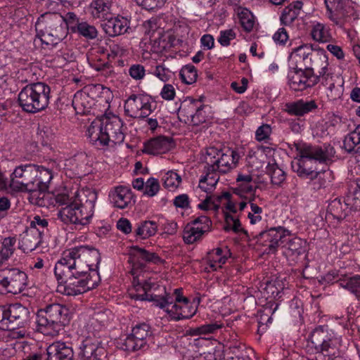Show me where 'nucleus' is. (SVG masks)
<instances>
[{
  "label": "nucleus",
  "instance_id": "obj_1",
  "mask_svg": "<svg viewBox=\"0 0 360 360\" xmlns=\"http://www.w3.org/2000/svg\"><path fill=\"white\" fill-rule=\"evenodd\" d=\"M100 262V253L94 248L79 245L64 250L54 267L58 291L76 296L96 288L101 282Z\"/></svg>",
  "mask_w": 360,
  "mask_h": 360
},
{
  "label": "nucleus",
  "instance_id": "obj_2",
  "mask_svg": "<svg viewBox=\"0 0 360 360\" xmlns=\"http://www.w3.org/2000/svg\"><path fill=\"white\" fill-rule=\"evenodd\" d=\"M129 296L135 300H148L163 309L172 321L188 319L197 312L199 300L192 301L182 295V290L176 288L173 293L166 290L165 286L154 283H146L143 286L139 281H134V287L129 290Z\"/></svg>",
  "mask_w": 360,
  "mask_h": 360
},
{
  "label": "nucleus",
  "instance_id": "obj_3",
  "mask_svg": "<svg viewBox=\"0 0 360 360\" xmlns=\"http://www.w3.org/2000/svg\"><path fill=\"white\" fill-rule=\"evenodd\" d=\"M87 136L98 148L108 146L110 143L120 144L125 136L123 122L115 115L96 119L87 129Z\"/></svg>",
  "mask_w": 360,
  "mask_h": 360
},
{
  "label": "nucleus",
  "instance_id": "obj_4",
  "mask_svg": "<svg viewBox=\"0 0 360 360\" xmlns=\"http://www.w3.org/2000/svg\"><path fill=\"white\" fill-rule=\"evenodd\" d=\"M75 197L73 203L62 207L57 216L66 224L86 225L94 215L97 194L91 189H82L75 193Z\"/></svg>",
  "mask_w": 360,
  "mask_h": 360
},
{
  "label": "nucleus",
  "instance_id": "obj_5",
  "mask_svg": "<svg viewBox=\"0 0 360 360\" xmlns=\"http://www.w3.org/2000/svg\"><path fill=\"white\" fill-rule=\"evenodd\" d=\"M290 59L296 66H301L318 77V80L333 70L329 66L328 57L323 49H314L307 44L293 49Z\"/></svg>",
  "mask_w": 360,
  "mask_h": 360
},
{
  "label": "nucleus",
  "instance_id": "obj_6",
  "mask_svg": "<svg viewBox=\"0 0 360 360\" xmlns=\"http://www.w3.org/2000/svg\"><path fill=\"white\" fill-rule=\"evenodd\" d=\"M36 39L43 45L53 47L67 35L63 16L58 13H46L41 15L35 24Z\"/></svg>",
  "mask_w": 360,
  "mask_h": 360
},
{
  "label": "nucleus",
  "instance_id": "obj_7",
  "mask_svg": "<svg viewBox=\"0 0 360 360\" xmlns=\"http://www.w3.org/2000/svg\"><path fill=\"white\" fill-rule=\"evenodd\" d=\"M335 149L330 145L323 147L304 146L300 150V159L296 164L292 165L295 172L299 176L308 179L317 175L316 168L312 166L314 161L326 162L334 157Z\"/></svg>",
  "mask_w": 360,
  "mask_h": 360
},
{
  "label": "nucleus",
  "instance_id": "obj_8",
  "mask_svg": "<svg viewBox=\"0 0 360 360\" xmlns=\"http://www.w3.org/2000/svg\"><path fill=\"white\" fill-rule=\"evenodd\" d=\"M51 89L44 82L26 85L18 94V103L22 110L29 113L41 112L48 107Z\"/></svg>",
  "mask_w": 360,
  "mask_h": 360
},
{
  "label": "nucleus",
  "instance_id": "obj_9",
  "mask_svg": "<svg viewBox=\"0 0 360 360\" xmlns=\"http://www.w3.org/2000/svg\"><path fill=\"white\" fill-rule=\"evenodd\" d=\"M69 310L60 304H52L39 310L37 328L44 335L55 336L69 322Z\"/></svg>",
  "mask_w": 360,
  "mask_h": 360
},
{
  "label": "nucleus",
  "instance_id": "obj_10",
  "mask_svg": "<svg viewBox=\"0 0 360 360\" xmlns=\"http://www.w3.org/2000/svg\"><path fill=\"white\" fill-rule=\"evenodd\" d=\"M342 337L333 330L316 328L307 342V347L315 353L325 356L334 357L335 360H343L339 357Z\"/></svg>",
  "mask_w": 360,
  "mask_h": 360
},
{
  "label": "nucleus",
  "instance_id": "obj_11",
  "mask_svg": "<svg viewBox=\"0 0 360 360\" xmlns=\"http://www.w3.org/2000/svg\"><path fill=\"white\" fill-rule=\"evenodd\" d=\"M239 158L238 153L232 149L218 150L212 147L207 150L205 166L218 174H226L236 167Z\"/></svg>",
  "mask_w": 360,
  "mask_h": 360
},
{
  "label": "nucleus",
  "instance_id": "obj_12",
  "mask_svg": "<svg viewBox=\"0 0 360 360\" xmlns=\"http://www.w3.org/2000/svg\"><path fill=\"white\" fill-rule=\"evenodd\" d=\"M145 40L148 39L150 51L160 53L175 45V38L169 33H165L158 27L155 20H148L143 25Z\"/></svg>",
  "mask_w": 360,
  "mask_h": 360
},
{
  "label": "nucleus",
  "instance_id": "obj_13",
  "mask_svg": "<svg viewBox=\"0 0 360 360\" xmlns=\"http://www.w3.org/2000/svg\"><path fill=\"white\" fill-rule=\"evenodd\" d=\"M8 330L12 331L13 337H25V327L29 324L30 319V310L20 303H15L8 306Z\"/></svg>",
  "mask_w": 360,
  "mask_h": 360
},
{
  "label": "nucleus",
  "instance_id": "obj_14",
  "mask_svg": "<svg viewBox=\"0 0 360 360\" xmlns=\"http://www.w3.org/2000/svg\"><path fill=\"white\" fill-rule=\"evenodd\" d=\"M0 290L13 295L22 292L27 285V276L19 268H5L0 274Z\"/></svg>",
  "mask_w": 360,
  "mask_h": 360
},
{
  "label": "nucleus",
  "instance_id": "obj_15",
  "mask_svg": "<svg viewBox=\"0 0 360 360\" xmlns=\"http://www.w3.org/2000/svg\"><path fill=\"white\" fill-rule=\"evenodd\" d=\"M153 101L149 95L132 94L124 102V112L133 118H146L153 112Z\"/></svg>",
  "mask_w": 360,
  "mask_h": 360
},
{
  "label": "nucleus",
  "instance_id": "obj_16",
  "mask_svg": "<svg viewBox=\"0 0 360 360\" xmlns=\"http://www.w3.org/2000/svg\"><path fill=\"white\" fill-rule=\"evenodd\" d=\"M37 174L34 165L16 167L10 176V187L17 191H27L34 188V180Z\"/></svg>",
  "mask_w": 360,
  "mask_h": 360
},
{
  "label": "nucleus",
  "instance_id": "obj_17",
  "mask_svg": "<svg viewBox=\"0 0 360 360\" xmlns=\"http://www.w3.org/2000/svg\"><path fill=\"white\" fill-rule=\"evenodd\" d=\"M288 233V231L278 226L262 231L256 236V240L257 243L266 248L265 252L274 254L277 251L278 248L283 243Z\"/></svg>",
  "mask_w": 360,
  "mask_h": 360
},
{
  "label": "nucleus",
  "instance_id": "obj_18",
  "mask_svg": "<svg viewBox=\"0 0 360 360\" xmlns=\"http://www.w3.org/2000/svg\"><path fill=\"white\" fill-rule=\"evenodd\" d=\"M151 335V328L148 323H137L132 328L131 334L124 339L122 349L128 352L139 350L146 345Z\"/></svg>",
  "mask_w": 360,
  "mask_h": 360
},
{
  "label": "nucleus",
  "instance_id": "obj_19",
  "mask_svg": "<svg viewBox=\"0 0 360 360\" xmlns=\"http://www.w3.org/2000/svg\"><path fill=\"white\" fill-rule=\"evenodd\" d=\"M212 221L201 215L188 224L184 230L183 238L186 243L193 244L202 239V236L211 231Z\"/></svg>",
  "mask_w": 360,
  "mask_h": 360
},
{
  "label": "nucleus",
  "instance_id": "obj_20",
  "mask_svg": "<svg viewBox=\"0 0 360 360\" xmlns=\"http://www.w3.org/2000/svg\"><path fill=\"white\" fill-rule=\"evenodd\" d=\"M210 110V107L202 104L200 100L193 98H186L180 107V112L186 116L188 120L194 125H198L206 121L207 112Z\"/></svg>",
  "mask_w": 360,
  "mask_h": 360
},
{
  "label": "nucleus",
  "instance_id": "obj_21",
  "mask_svg": "<svg viewBox=\"0 0 360 360\" xmlns=\"http://www.w3.org/2000/svg\"><path fill=\"white\" fill-rule=\"evenodd\" d=\"M302 68L301 66H296L295 69L288 72V84L293 91H303L314 86L319 82L316 76Z\"/></svg>",
  "mask_w": 360,
  "mask_h": 360
},
{
  "label": "nucleus",
  "instance_id": "obj_22",
  "mask_svg": "<svg viewBox=\"0 0 360 360\" xmlns=\"http://www.w3.org/2000/svg\"><path fill=\"white\" fill-rule=\"evenodd\" d=\"M129 262L132 264V274L134 276V279L132 281V286L128 290V293L129 290L134 287V281L136 280L139 281L141 285H145L146 283H152L150 281H144L143 280L139 279V276L136 275L135 269L139 267L143 266L144 264L148 262H155L156 259H158L159 257L153 252H150L145 249L139 248L137 246H134L131 248L129 253Z\"/></svg>",
  "mask_w": 360,
  "mask_h": 360
},
{
  "label": "nucleus",
  "instance_id": "obj_23",
  "mask_svg": "<svg viewBox=\"0 0 360 360\" xmlns=\"http://www.w3.org/2000/svg\"><path fill=\"white\" fill-rule=\"evenodd\" d=\"M258 188L257 183L249 173H238L236 179L234 193L248 200L249 197L256 198L255 192Z\"/></svg>",
  "mask_w": 360,
  "mask_h": 360
},
{
  "label": "nucleus",
  "instance_id": "obj_24",
  "mask_svg": "<svg viewBox=\"0 0 360 360\" xmlns=\"http://www.w3.org/2000/svg\"><path fill=\"white\" fill-rule=\"evenodd\" d=\"M319 82L327 87L326 95L329 100L335 101L340 98L343 82L340 75L334 74L333 70L320 78Z\"/></svg>",
  "mask_w": 360,
  "mask_h": 360
},
{
  "label": "nucleus",
  "instance_id": "obj_25",
  "mask_svg": "<svg viewBox=\"0 0 360 360\" xmlns=\"http://www.w3.org/2000/svg\"><path fill=\"white\" fill-rule=\"evenodd\" d=\"M43 230L28 227L21 235L19 248L24 252L34 250L41 243Z\"/></svg>",
  "mask_w": 360,
  "mask_h": 360
},
{
  "label": "nucleus",
  "instance_id": "obj_26",
  "mask_svg": "<svg viewBox=\"0 0 360 360\" xmlns=\"http://www.w3.org/2000/svg\"><path fill=\"white\" fill-rule=\"evenodd\" d=\"M174 147L172 139L167 136H159L144 143L142 151L153 155L166 153Z\"/></svg>",
  "mask_w": 360,
  "mask_h": 360
},
{
  "label": "nucleus",
  "instance_id": "obj_27",
  "mask_svg": "<svg viewBox=\"0 0 360 360\" xmlns=\"http://www.w3.org/2000/svg\"><path fill=\"white\" fill-rule=\"evenodd\" d=\"M46 355V360H72L74 352L67 343L58 341L47 347Z\"/></svg>",
  "mask_w": 360,
  "mask_h": 360
},
{
  "label": "nucleus",
  "instance_id": "obj_28",
  "mask_svg": "<svg viewBox=\"0 0 360 360\" xmlns=\"http://www.w3.org/2000/svg\"><path fill=\"white\" fill-rule=\"evenodd\" d=\"M104 354V348L97 340L86 338L80 345L79 355L82 360H97Z\"/></svg>",
  "mask_w": 360,
  "mask_h": 360
},
{
  "label": "nucleus",
  "instance_id": "obj_29",
  "mask_svg": "<svg viewBox=\"0 0 360 360\" xmlns=\"http://www.w3.org/2000/svg\"><path fill=\"white\" fill-rule=\"evenodd\" d=\"M229 250L226 248L222 249L217 248L210 250L206 257L205 258V262L206 266L205 270L207 272L217 271L221 268L224 264H225L227 259V255Z\"/></svg>",
  "mask_w": 360,
  "mask_h": 360
},
{
  "label": "nucleus",
  "instance_id": "obj_30",
  "mask_svg": "<svg viewBox=\"0 0 360 360\" xmlns=\"http://www.w3.org/2000/svg\"><path fill=\"white\" fill-rule=\"evenodd\" d=\"M350 210L349 205L345 199L335 198L330 200L327 207L326 218L341 221L346 217Z\"/></svg>",
  "mask_w": 360,
  "mask_h": 360
},
{
  "label": "nucleus",
  "instance_id": "obj_31",
  "mask_svg": "<svg viewBox=\"0 0 360 360\" xmlns=\"http://www.w3.org/2000/svg\"><path fill=\"white\" fill-rule=\"evenodd\" d=\"M104 32L110 37H115L127 32L129 28V21L122 16L108 18L103 24Z\"/></svg>",
  "mask_w": 360,
  "mask_h": 360
},
{
  "label": "nucleus",
  "instance_id": "obj_32",
  "mask_svg": "<svg viewBox=\"0 0 360 360\" xmlns=\"http://www.w3.org/2000/svg\"><path fill=\"white\" fill-rule=\"evenodd\" d=\"M110 0H93L87 6L86 12L93 19L107 20L111 13Z\"/></svg>",
  "mask_w": 360,
  "mask_h": 360
},
{
  "label": "nucleus",
  "instance_id": "obj_33",
  "mask_svg": "<svg viewBox=\"0 0 360 360\" xmlns=\"http://www.w3.org/2000/svg\"><path fill=\"white\" fill-rule=\"evenodd\" d=\"M112 203L117 208L124 209L131 204L133 195L131 189L120 186L111 191L109 195Z\"/></svg>",
  "mask_w": 360,
  "mask_h": 360
},
{
  "label": "nucleus",
  "instance_id": "obj_34",
  "mask_svg": "<svg viewBox=\"0 0 360 360\" xmlns=\"http://www.w3.org/2000/svg\"><path fill=\"white\" fill-rule=\"evenodd\" d=\"M317 107L316 103L313 100L304 101L301 99L286 103L285 110L288 114L292 115L303 116L316 109Z\"/></svg>",
  "mask_w": 360,
  "mask_h": 360
},
{
  "label": "nucleus",
  "instance_id": "obj_35",
  "mask_svg": "<svg viewBox=\"0 0 360 360\" xmlns=\"http://www.w3.org/2000/svg\"><path fill=\"white\" fill-rule=\"evenodd\" d=\"M303 3L300 1L292 2L282 11L280 20L282 25L290 26L300 15Z\"/></svg>",
  "mask_w": 360,
  "mask_h": 360
},
{
  "label": "nucleus",
  "instance_id": "obj_36",
  "mask_svg": "<svg viewBox=\"0 0 360 360\" xmlns=\"http://www.w3.org/2000/svg\"><path fill=\"white\" fill-rule=\"evenodd\" d=\"M307 242L300 238H293L290 239L286 244L285 254L288 257H290L292 261H295L299 256L306 252Z\"/></svg>",
  "mask_w": 360,
  "mask_h": 360
},
{
  "label": "nucleus",
  "instance_id": "obj_37",
  "mask_svg": "<svg viewBox=\"0 0 360 360\" xmlns=\"http://www.w3.org/2000/svg\"><path fill=\"white\" fill-rule=\"evenodd\" d=\"M204 172L205 175L199 181L198 188L207 194H210L214 190L219 181V176L214 171H209L206 166L204 167Z\"/></svg>",
  "mask_w": 360,
  "mask_h": 360
},
{
  "label": "nucleus",
  "instance_id": "obj_38",
  "mask_svg": "<svg viewBox=\"0 0 360 360\" xmlns=\"http://www.w3.org/2000/svg\"><path fill=\"white\" fill-rule=\"evenodd\" d=\"M110 315V311L109 310L95 313L89 321L87 324L88 330L94 334L101 330L109 322Z\"/></svg>",
  "mask_w": 360,
  "mask_h": 360
},
{
  "label": "nucleus",
  "instance_id": "obj_39",
  "mask_svg": "<svg viewBox=\"0 0 360 360\" xmlns=\"http://www.w3.org/2000/svg\"><path fill=\"white\" fill-rule=\"evenodd\" d=\"M343 148L349 153H357L360 152V125H358L345 137Z\"/></svg>",
  "mask_w": 360,
  "mask_h": 360
},
{
  "label": "nucleus",
  "instance_id": "obj_40",
  "mask_svg": "<svg viewBox=\"0 0 360 360\" xmlns=\"http://www.w3.org/2000/svg\"><path fill=\"white\" fill-rule=\"evenodd\" d=\"M340 287L349 290L358 300H360V275L346 274L340 280Z\"/></svg>",
  "mask_w": 360,
  "mask_h": 360
},
{
  "label": "nucleus",
  "instance_id": "obj_41",
  "mask_svg": "<svg viewBox=\"0 0 360 360\" xmlns=\"http://www.w3.org/2000/svg\"><path fill=\"white\" fill-rule=\"evenodd\" d=\"M311 35L314 41L320 43L328 42L332 39L330 28L326 25L319 22L313 23Z\"/></svg>",
  "mask_w": 360,
  "mask_h": 360
},
{
  "label": "nucleus",
  "instance_id": "obj_42",
  "mask_svg": "<svg viewBox=\"0 0 360 360\" xmlns=\"http://www.w3.org/2000/svg\"><path fill=\"white\" fill-rule=\"evenodd\" d=\"M158 231V224L155 221H143L136 224V236L141 239H146L154 236Z\"/></svg>",
  "mask_w": 360,
  "mask_h": 360
},
{
  "label": "nucleus",
  "instance_id": "obj_43",
  "mask_svg": "<svg viewBox=\"0 0 360 360\" xmlns=\"http://www.w3.org/2000/svg\"><path fill=\"white\" fill-rule=\"evenodd\" d=\"M37 169V174L34 180V188H38L41 190H47L49 184L53 178V174L49 169L43 167L35 165Z\"/></svg>",
  "mask_w": 360,
  "mask_h": 360
},
{
  "label": "nucleus",
  "instance_id": "obj_44",
  "mask_svg": "<svg viewBox=\"0 0 360 360\" xmlns=\"http://www.w3.org/2000/svg\"><path fill=\"white\" fill-rule=\"evenodd\" d=\"M46 190L34 188L33 190H27L30 192L29 201L30 203L39 207H48L49 205L50 194L46 193Z\"/></svg>",
  "mask_w": 360,
  "mask_h": 360
},
{
  "label": "nucleus",
  "instance_id": "obj_45",
  "mask_svg": "<svg viewBox=\"0 0 360 360\" xmlns=\"http://www.w3.org/2000/svg\"><path fill=\"white\" fill-rule=\"evenodd\" d=\"M352 191L346 196L347 205L350 210L356 211L360 210V179H357L351 186Z\"/></svg>",
  "mask_w": 360,
  "mask_h": 360
},
{
  "label": "nucleus",
  "instance_id": "obj_46",
  "mask_svg": "<svg viewBox=\"0 0 360 360\" xmlns=\"http://www.w3.org/2000/svg\"><path fill=\"white\" fill-rule=\"evenodd\" d=\"M75 29L76 30L74 33H77L86 39L92 40L98 37V32L96 27L86 21H81V23L75 27Z\"/></svg>",
  "mask_w": 360,
  "mask_h": 360
},
{
  "label": "nucleus",
  "instance_id": "obj_47",
  "mask_svg": "<svg viewBox=\"0 0 360 360\" xmlns=\"http://www.w3.org/2000/svg\"><path fill=\"white\" fill-rule=\"evenodd\" d=\"M238 16L240 24L243 30L247 32H251L255 25L253 14L248 9L240 8L238 9Z\"/></svg>",
  "mask_w": 360,
  "mask_h": 360
},
{
  "label": "nucleus",
  "instance_id": "obj_48",
  "mask_svg": "<svg viewBox=\"0 0 360 360\" xmlns=\"http://www.w3.org/2000/svg\"><path fill=\"white\" fill-rule=\"evenodd\" d=\"M162 180L164 186L171 191H175L181 183V176L173 170L167 172Z\"/></svg>",
  "mask_w": 360,
  "mask_h": 360
},
{
  "label": "nucleus",
  "instance_id": "obj_49",
  "mask_svg": "<svg viewBox=\"0 0 360 360\" xmlns=\"http://www.w3.org/2000/svg\"><path fill=\"white\" fill-rule=\"evenodd\" d=\"M266 172L274 185L279 186L285 179V172L276 163H269L266 166Z\"/></svg>",
  "mask_w": 360,
  "mask_h": 360
},
{
  "label": "nucleus",
  "instance_id": "obj_50",
  "mask_svg": "<svg viewBox=\"0 0 360 360\" xmlns=\"http://www.w3.org/2000/svg\"><path fill=\"white\" fill-rule=\"evenodd\" d=\"M265 158L266 155L262 151H250L247 156V162L250 167L258 170L264 166Z\"/></svg>",
  "mask_w": 360,
  "mask_h": 360
},
{
  "label": "nucleus",
  "instance_id": "obj_51",
  "mask_svg": "<svg viewBox=\"0 0 360 360\" xmlns=\"http://www.w3.org/2000/svg\"><path fill=\"white\" fill-rule=\"evenodd\" d=\"M183 82L187 84L194 83L197 79V71L193 65H186L184 66L179 73Z\"/></svg>",
  "mask_w": 360,
  "mask_h": 360
},
{
  "label": "nucleus",
  "instance_id": "obj_52",
  "mask_svg": "<svg viewBox=\"0 0 360 360\" xmlns=\"http://www.w3.org/2000/svg\"><path fill=\"white\" fill-rule=\"evenodd\" d=\"M255 198L254 196L249 197L248 198L251 210L248 213V217L252 224H255L262 220L261 214L263 212L262 208L254 202Z\"/></svg>",
  "mask_w": 360,
  "mask_h": 360
},
{
  "label": "nucleus",
  "instance_id": "obj_53",
  "mask_svg": "<svg viewBox=\"0 0 360 360\" xmlns=\"http://www.w3.org/2000/svg\"><path fill=\"white\" fill-rule=\"evenodd\" d=\"M335 9L340 11V14L345 21H350L352 20H355L359 18V13L354 7L349 3L343 5L342 0L341 6Z\"/></svg>",
  "mask_w": 360,
  "mask_h": 360
},
{
  "label": "nucleus",
  "instance_id": "obj_54",
  "mask_svg": "<svg viewBox=\"0 0 360 360\" xmlns=\"http://www.w3.org/2000/svg\"><path fill=\"white\" fill-rule=\"evenodd\" d=\"M15 243V237H6L1 240L0 250L4 252L8 259H9L14 254Z\"/></svg>",
  "mask_w": 360,
  "mask_h": 360
},
{
  "label": "nucleus",
  "instance_id": "obj_55",
  "mask_svg": "<svg viewBox=\"0 0 360 360\" xmlns=\"http://www.w3.org/2000/svg\"><path fill=\"white\" fill-rule=\"evenodd\" d=\"M160 189V185L159 181L154 177H150L146 181L143 195L149 198L154 197L158 193Z\"/></svg>",
  "mask_w": 360,
  "mask_h": 360
},
{
  "label": "nucleus",
  "instance_id": "obj_56",
  "mask_svg": "<svg viewBox=\"0 0 360 360\" xmlns=\"http://www.w3.org/2000/svg\"><path fill=\"white\" fill-rule=\"evenodd\" d=\"M226 225L224 229L226 231H233L236 233L243 230L241 223L238 218L231 214H226L225 216Z\"/></svg>",
  "mask_w": 360,
  "mask_h": 360
},
{
  "label": "nucleus",
  "instance_id": "obj_57",
  "mask_svg": "<svg viewBox=\"0 0 360 360\" xmlns=\"http://www.w3.org/2000/svg\"><path fill=\"white\" fill-rule=\"evenodd\" d=\"M236 37V34L232 29L221 30L218 38V42L222 46H228L230 45L231 41L234 39Z\"/></svg>",
  "mask_w": 360,
  "mask_h": 360
},
{
  "label": "nucleus",
  "instance_id": "obj_58",
  "mask_svg": "<svg viewBox=\"0 0 360 360\" xmlns=\"http://www.w3.org/2000/svg\"><path fill=\"white\" fill-rule=\"evenodd\" d=\"M345 275L342 271H331L325 274L322 280L327 283H338L340 285V280L345 278Z\"/></svg>",
  "mask_w": 360,
  "mask_h": 360
},
{
  "label": "nucleus",
  "instance_id": "obj_59",
  "mask_svg": "<svg viewBox=\"0 0 360 360\" xmlns=\"http://www.w3.org/2000/svg\"><path fill=\"white\" fill-rule=\"evenodd\" d=\"M153 74L164 82L169 81L172 76V72L168 68L162 65H157L154 69Z\"/></svg>",
  "mask_w": 360,
  "mask_h": 360
},
{
  "label": "nucleus",
  "instance_id": "obj_60",
  "mask_svg": "<svg viewBox=\"0 0 360 360\" xmlns=\"http://www.w3.org/2000/svg\"><path fill=\"white\" fill-rule=\"evenodd\" d=\"M335 131V126L332 122L319 123L317 126V134L322 137L333 134Z\"/></svg>",
  "mask_w": 360,
  "mask_h": 360
},
{
  "label": "nucleus",
  "instance_id": "obj_61",
  "mask_svg": "<svg viewBox=\"0 0 360 360\" xmlns=\"http://www.w3.org/2000/svg\"><path fill=\"white\" fill-rule=\"evenodd\" d=\"M229 197H231V194L229 192H224L219 195H210L212 210L215 212H218L221 205H224V200Z\"/></svg>",
  "mask_w": 360,
  "mask_h": 360
},
{
  "label": "nucleus",
  "instance_id": "obj_62",
  "mask_svg": "<svg viewBox=\"0 0 360 360\" xmlns=\"http://www.w3.org/2000/svg\"><path fill=\"white\" fill-rule=\"evenodd\" d=\"M129 75L135 80H141L146 75L144 67L140 64H134L129 68Z\"/></svg>",
  "mask_w": 360,
  "mask_h": 360
},
{
  "label": "nucleus",
  "instance_id": "obj_63",
  "mask_svg": "<svg viewBox=\"0 0 360 360\" xmlns=\"http://www.w3.org/2000/svg\"><path fill=\"white\" fill-rule=\"evenodd\" d=\"M64 23L65 29L69 27L72 32L76 30L75 27H77L81 21L75 13L68 12L65 16H63Z\"/></svg>",
  "mask_w": 360,
  "mask_h": 360
},
{
  "label": "nucleus",
  "instance_id": "obj_64",
  "mask_svg": "<svg viewBox=\"0 0 360 360\" xmlns=\"http://www.w3.org/2000/svg\"><path fill=\"white\" fill-rule=\"evenodd\" d=\"M271 133V127L269 124H264L259 127L255 132V139L258 141L267 140Z\"/></svg>",
  "mask_w": 360,
  "mask_h": 360
}]
</instances>
